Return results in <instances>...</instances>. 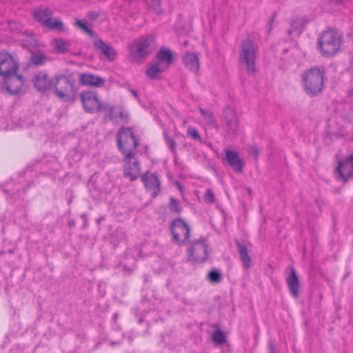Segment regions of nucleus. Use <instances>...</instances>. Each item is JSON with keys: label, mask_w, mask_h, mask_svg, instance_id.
<instances>
[{"label": "nucleus", "mask_w": 353, "mask_h": 353, "mask_svg": "<svg viewBox=\"0 0 353 353\" xmlns=\"http://www.w3.org/2000/svg\"><path fill=\"white\" fill-rule=\"evenodd\" d=\"M349 70L351 73L353 74V59L351 61V63H350V68H349Z\"/></svg>", "instance_id": "a19ab883"}, {"label": "nucleus", "mask_w": 353, "mask_h": 353, "mask_svg": "<svg viewBox=\"0 0 353 353\" xmlns=\"http://www.w3.org/2000/svg\"><path fill=\"white\" fill-rule=\"evenodd\" d=\"M188 135L193 140L202 143V139L198 130L192 126H189L187 130Z\"/></svg>", "instance_id": "473e14b6"}, {"label": "nucleus", "mask_w": 353, "mask_h": 353, "mask_svg": "<svg viewBox=\"0 0 353 353\" xmlns=\"http://www.w3.org/2000/svg\"><path fill=\"white\" fill-rule=\"evenodd\" d=\"M169 208H170V211L176 212V213H180L182 210V208L179 205L178 201L173 197L170 198Z\"/></svg>", "instance_id": "f704fd0d"}, {"label": "nucleus", "mask_w": 353, "mask_h": 353, "mask_svg": "<svg viewBox=\"0 0 353 353\" xmlns=\"http://www.w3.org/2000/svg\"><path fill=\"white\" fill-rule=\"evenodd\" d=\"M173 56L172 52L166 48H161L156 56V61L162 64L168 69L172 61Z\"/></svg>", "instance_id": "393cba45"}, {"label": "nucleus", "mask_w": 353, "mask_h": 353, "mask_svg": "<svg viewBox=\"0 0 353 353\" xmlns=\"http://www.w3.org/2000/svg\"><path fill=\"white\" fill-rule=\"evenodd\" d=\"M301 85L305 92L316 96L323 91L325 79L323 67H311L304 70L301 75Z\"/></svg>", "instance_id": "f257e3e1"}, {"label": "nucleus", "mask_w": 353, "mask_h": 353, "mask_svg": "<svg viewBox=\"0 0 353 353\" xmlns=\"http://www.w3.org/2000/svg\"><path fill=\"white\" fill-rule=\"evenodd\" d=\"M271 353H274L273 347L272 346L271 347Z\"/></svg>", "instance_id": "37998d69"}, {"label": "nucleus", "mask_w": 353, "mask_h": 353, "mask_svg": "<svg viewBox=\"0 0 353 353\" xmlns=\"http://www.w3.org/2000/svg\"><path fill=\"white\" fill-rule=\"evenodd\" d=\"M166 70H168L167 68L155 61L150 63L148 66V68L145 70V74L150 79H156L159 78L160 74Z\"/></svg>", "instance_id": "5701e85b"}, {"label": "nucleus", "mask_w": 353, "mask_h": 353, "mask_svg": "<svg viewBox=\"0 0 353 353\" xmlns=\"http://www.w3.org/2000/svg\"><path fill=\"white\" fill-rule=\"evenodd\" d=\"M47 57L41 53L34 54L31 58L32 63L37 65H43L46 61Z\"/></svg>", "instance_id": "72a5a7b5"}, {"label": "nucleus", "mask_w": 353, "mask_h": 353, "mask_svg": "<svg viewBox=\"0 0 353 353\" xmlns=\"http://www.w3.org/2000/svg\"><path fill=\"white\" fill-rule=\"evenodd\" d=\"M336 172L339 177L343 181L353 176V154H351L338 162Z\"/></svg>", "instance_id": "ddd939ff"}, {"label": "nucleus", "mask_w": 353, "mask_h": 353, "mask_svg": "<svg viewBox=\"0 0 353 353\" xmlns=\"http://www.w3.org/2000/svg\"><path fill=\"white\" fill-rule=\"evenodd\" d=\"M114 107H111L109 110V114H108V117L110 118V120H112V121H116L115 120V117L116 116L114 114Z\"/></svg>", "instance_id": "4c0bfd02"}, {"label": "nucleus", "mask_w": 353, "mask_h": 353, "mask_svg": "<svg viewBox=\"0 0 353 353\" xmlns=\"http://www.w3.org/2000/svg\"><path fill=\"white\" fill-rule=\"evenodd\" d=\"M80 83L86 86L101 88L105 85V80L91 73L79 74Z\"/></svg>", "instance_id": "f3484780"}, {"label": "nucleus", "mask_w": 353, "mask_h": 353, "mask_svg": "<svg viewBox=\"0 0 353 353\" xmlns=\"http://www.w3.org/2000/svg\"><path fill=\"white\" fill-rule=\"evenodd\" d=\"M173 241L179 245L184 244L190 236V226L181 219H174L171 224Z\"/></svg>", "instance_id": "1a4fd4ad"}, {"label": "nucleus", "mask_w": 353, "mask_h": 353, "mask_svg": "<svg viewBox=\"0 0 353 353\" xmlns=\"http://www.w3.org/2000/svg\"><path fill=\"white\" fill-rule=\"evenodd\" d=\"M204 200L208 203H213L215 201L214 195L210 189H207L204 195Z\"/></svg>", "instance_id": "c9c22d12"}, {"label": "nucleus", "mask_w": 353, "mask_h": 353, "mask_svg": "<svg viewBox=\"0 0 353 353\" xmlns=\"http://www.w3.org/2000/svg\"><path fill=\"white\" fill-rule=\"evenodd\" d=\"M342 45V36L334 29H328L321 32L317 39V47L323 57H331L336 55Z\"/></svg>", "instance_id": "7ed1b4c3"}, {"label": "nucleus", "mask_w": 353, "mask_h": 353, "mask_svg": "<svg viewBox=\"0 0 353 353\" xmlns=\"http://www.w3.org/2000/svg\"><path fill=\"white\" fill-rule=\"evenodd\" d=\"M80 99L83 108L88 112H97L103 108L101 102L96 92L83 91L81 93Z\"/></svg>", "instance_id": "9d476101"}, {"label": "nucleus", "mask_w": 353, "mask_h": 353, "mask_svg": "<svg viewBox=\"0 0 353 353\" xmlns=\"http://www.w3.org/2000/svg\"><path fill=\"white\" fill-rule=\"evenodd\" d=\"M183 62L185 67L192 72L197 74L200 68L199 55L196 53L188 52L183 58Z\"/></svg>", "instance_id": "412c9836"}, {"label": "nucleus", "mask_w": 353, "mask_h": 353, "mask_svg": "<svg viewBox=\"0 0 353 353\" xmlns=\"http://www.w3.org/2000/svg\"><path fill=\"white\" fill-rule=\"evenodd\" d=\"M258 52V45L250 38H246L241 41L239 48V63L248 74H254L256 72Z\"/></svg>", "instance_id": "20e7f679"}, {"label": "nucleus", "mask_w": 353, "mask_h": 353, "mask_svg": "<svg viewBox=\"0 0 353 353\" xmlns=\"http://www.w3.org/2000/svg\"><path fill=\"white\" fill-rule=\"evenodd\" d=\"M348 37L352 40L353 41V30L350 32L348 33Z\"/></svg>", "instance_id": "79ce46f5"}, {"label": "nucleus", "mask_w": 353, "mask_h": 353, "mask_svg": "<svg viewBox=\"0 0 353 353\" xmlns=\"http://www.w3.org/2000/svg\"><path fill=\"white\" fill-rule=\"evenodd\" d=\"M154 41L152 35L141 37L134 41L130 46L129 50L135 59H141L151 52V44Z\"/></svg>", "instance_id": "6e6552de"}, {"label": "nucleus", "mask_w": 353, "mask_h": 353, "mask_svg": "<svg viewBox=\"0 0 353 353\" xmlns=\"http://www.w3.org/2000/svg\"><path fill=\"white\" fill-rule=\"evenodd\" d=\"M212 341L219 345L223 344L225 342V336L221 330H216L212 335Z\"/></svg>", "instance_id": "7c9ffc66"}, {"label": "nucleus", "mask_w": 353, "mask_h": 353, "mask_svg": "<svg viewBox=\"0 0 353 353\" xmlns=\"http://www.w3.org/2000/svg\"><path fill=\"white\" fill-rule=\"evenodd\" d=\"M34 87L40 92H45L52 89L54 79H49L46 72H39L32 79Z\"/></svg>", "instance_id": "2eb2a0df"}, {"label": "nucleus", "mask_w": 353, "mask_h": 353, "mask_svg": "<svg viewBox=\"0 0 353 353\" xmlns=\"http://www.w3.org/2000/svg\"><path fill=\"white\" fill-rule=\"evenodd\" d=\"M19 68V61L15 56L7 51H0V76L7 79L15 74Z\"/></svg>", "instance_id": "0eeeda50"}, {"label": "nucleus", "mask_w": 353, "mask_h": 353, "mask_svg": "<svg viewBox=\"0 0 353 353\" xmlns=\"http://www.w3.org/2000/svg\"><path fill=\"white\" fill-rule=\"evenodd\" d=\"M129 91L132 94V95L137 99L139 100V95H138V93L135 90H133V89H131L130 88L129 89Z\"/></svg>", "instance_id": "ea45409f"}, {"label": "nucleus", "mask_w": 353, "mask_h": 353, "mask_svg": "<svg viewBox=\"0 0 353 353\" xmlns=\"http://www.w3.org/2000/svg\"><path fill=\"white\" fill-rule=\"evenodd\" d=\"M52 16V11L50 9L47 8H41L34 10L33 17L34 19L39 22H41L43 25H46L50 20Z\"/></svg>", "instance_id": "a878e982"}, {"label": "nucleus", "mask_w": 353, "mask_h": 353, "mask_svg": "<svg viewBox=\"0 0 353 353\" xmlns=\"http://www.w3.org/2000/svg\"><path fill=\"white\" fill-rule=\"evenodd\" d=\"M95 48L105 57V58L112 61L115 59L117 52L114 49L101 39H98L94 43Z\"/></svg>", "instance_id": "4be33fe9"}, {"label": "nucleus", "mask_w": 353, "mask_h": 353, "mask_svg": "<svg viewBox=\"0 0 353 353\" xmlns=\"http://www.w3.org/2000/svg\"><path fill=\"white\" fill-rule=\"evenodd\" d=\"M45 26L50 29L57 30L61 32L65 31L64 26L59 19H54L51 17Z\"/></svg>", "instance_id": "c85d7f7f"}, {"label": "nucleus", "mask_w": 353, "mask_h": 353, "mask_svg": "<svg viewBox=\"0 0 353 353\" xmlns=\"http://www.w3.org/2000/svg\"><path fill=\"white\" fill-rule=\"evenodd\" d=\"M208 279L211 283H219L222 280V276L219 271L213 270L209 272Z\"/></svg>", "instance_id": "2f4dec72"}, {"label": "nucleus", "mask_w": 353, "mask_h": 353, "mask_svg": "<svg viewBox=\"0 0 353 353\" xmlns=\"http://www.w3.org/2000/svg\"><path fill=\"white\" fill-rule=\"evenodd\" d=\"M274 17H272L269 21L267 23V28L268 29V33H270L273 27Z\"/></svg>", "instance_id": "58836bf2"}, {"label": "nucleus", "mask_w": 353, "mask_h": 353, "mask_svg": "<svg viewBox=\"0 0 353 353\" xmlns=\"http://www.w3.org/2000/svg\"><path fill=\"white\" fill-rule=\"evenodd\" d=\"M52 90L54 95L63 102L72 103L78 92L76 81L72 75L57 74L54 77Z\"/></svg>", "instance_id": "f03ea898"}, {"label": "nucleus", "mask_w": 353, "mask_h": 353, "mask_svg": "<svg viewBox=\"0 0 353 353\" xmlns=\"http://www.w3.org/2000/svg\"><path fill=\"white\" fill-rule=\"evenodd\" d=\"M4 84L9 93L12 94H19L23 85V77L16 72L15 74L5 79Z\"/></svg>", "instance_id": "dca6fc26"}, {"label": "nucleus", "mask_w": 353, "mask_h": 353, "mask_svg": "<svg viewBox=\"0 0 353 353\" xmlns=\"http://www.w3.org/2000/svg\"><path fill=\"white\" fill-rule=\"evenodd\" d=\"M54 47L59 53H65L68 52L70 48L71 43L69 41L62 39H57L54 41Z\"/></svg>", "instance_id": "bb28decb"}, {"label": "nucleus", "mask_w": 353, "mask_h": 353, "mask_svg": "<svg viewBox=\"0 0 353 353\" xmlns=\"http://www.w3.org/2000/svg\"><path fill=\"white\" fill-rule=\"evenodd\" d=\"M288 33H289V34H290L292 33V31H291V30H289V31H288Z\"/></svg>", "instance_id": "c03bdc74"}, {"label": "nucleus", "mask_w": 353, "mask_h": 353, "mask_svg": "<svg viewBox=\"0 0 353 353\" xmlns=\"http://www.w3.org/2000/svg\"><path fill=\"white\" fill-rule=\"evenodd\" d=\"M119 118L124 122H127L128 119V115L127 113L124 112H121L120 111L119 112Z\"/></svg>", "instance_id": "e433bc0d"}, {"label": "nucleus", "mask_w": 353, "mask_h": 353, "mask_svg": "<svg viewBox=\"0 0 353 353\" xmlns=\"http://www.w3.org/2000/svg\"><path fill=\"white\" fill-rule=\"evenodd\" d=\"M223 119L225 123L223 127L228 134H236L239 128V121L234 111L227 108L224 110Z\"/></svg>", "instance_id": "4468645a"}, {"label": "nucleus", "mask_w": 353, "mask_h": 353, "mask_svg": "<svg viewBox=\"0 0 353 353\" xmlns=\"http://www.w3.org/2000/svg\"><path fill=\"white\" fill-rule=\"evenodd\" d=\"M123 156V175L130 181H134L137 179L141 171L139 162L135 157V153L125 154Z\"/></svg>", "instance_id": "9b49d317"}, {"label": "nucleus", "mask_w": 353, "mask_h": 353, "mask_svg": "<svg viewBox=\"0 0 353 353\" xmlns=\"http://www.w3.org/2000/svg\"><path fill=\"white\" fill-rule=\"evenodd\" d=\"M188 261L193 263L205 261L208 256V245L205 238H200L191 242L188 250Z\"/></svg>", "instance_id": "423d86ee"}, {"label": "nucleus", "mask_w": 353, "mask_h": 353, "mask_svg": "<svg viewBox=\"0 0 353 353\" xmlns=\"http://www.w3.org/2000/svg\"><path fill=\"white\" fill-rule=\"evenodd\" d=\"M117 138L119 149L123 155L135 153L139 142L132 128H122Z\"/></svg>", "instance_id": "39448f33"}, {"label": "nucleus", "mask_w": 353, "mask_h": 353, "mask_svg": "<svg viewBox=\"0 0 353 353\" xmlns=\"http://www.w3.org/2000/svg\"><path fill=\"white\" fill-rule=\"evenodd\" d=\"M290 274L286 278V282L291 294L297 298L300 290V282L298 279L295 269L293 267H290Z\"/></svg>", "instance_id": "6ab92c4d"}, {"label": "nucleus", "mask_w": 353, "mask_h": 353, "mask_svg": "<svg viewBox=\"0 0 353 353\" xmlns=\"http://www.w3.org/2000/svg\"><path fill=\"white\" fill-rule=\"evenodd\" d=\"M199 110L203 117V126L209 129L214 128L216 132H219L220 126L218 124L217 120L212 112L210 110H206L202 108H199Z\"/></svg>", "instance_id": "aec40b11"}, {"label": "nucleus", "mask_w": 353, "mask_h": 353, "mask_svg": "<svg viewBox=\"0 0 353 353\" xmlns=\"http://www.w3.org/2000/svg\"><path fill=\"white\" fill-rule=\"evenodd\" d=\"M236 245L243 268L245 269H249L252 265V259L248 254L246 246L238 240L236 241Z\"/></svg>", "instance_id": "b1692460"}, {"label": "nucleus", "mask_w": 353, "mask_h": 353, "mask_svg": "<svg viewBox=\"0 0 353 353\" xmlns=\"http://www.w3.org/2000/svg\"><path fill=\"white\" fill-rule=\"evenodd\" d=\"M225 159L232 168L236 172H242L243 170L244 163L240 158L237 152L226 149L224 150Z\"/></svg>", "instance_id": "a211bd4d"}, {"label": "nucleus", "mask_w": 353, "mask_h": 353, "mask_svg": "<svg viewBox=\"0 0 353 353\" xmlns=\"http://www.w3.org/2000/svg\"><path fill=\"white\" fill-rule=\"evenodd\" d=\"M164 138L167 146L169 148L171 152L174 154H176V142L171 137H170L166 132L164 133Z\"/></svg>", "instance_id": "c756f323"}, {"label": "nucleus", "mask_w": 353, "mask_h": 353, "mask_svg": "<svg viewBox=\"0 0 353 353\" xmlns=\"http://www.w3.org/2000/svg\"><path fill=\"white\" fill-rule=\"evenodd\" d=\"M74 26L81 30L83 32L88 34L90 37H93L94 36V32L90 28H89L87 21L78 19L74 22Z\"/></svg>", "instance_id": "cd10ccee"}, {"label": "nucleus", "mask_w": 353, "mask_h": 353, "mask_svg": "<svg viewBox=\"0 0 353 353\" xmlns=\"http://www.w3.org/2000/svg\"><path fill=\"white\" fill-rule=\"evenodd\" d=\"M141 181L147 192L150 193L152 197H156L161 192V181L156 172H144L141 175Z\"/></svg>", "instance_id": "f8f14e48"}]
</instances>
